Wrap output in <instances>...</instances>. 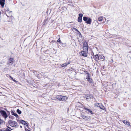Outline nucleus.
Here are the masks:
<instances>
[{"label":"nucleus","mask_w":131,"mask_h":131,"mask_svg":"<svg viewBox=\"0 0 131 131\" xmlns=\"http://www.w3.org/2000/svg\"><path fill=\"white\" fill-rule=\"evenodd\" d=\"M0 113L1 115L5 119H6L8 117V116L6 112L4 110H1Z\"/></svg>","instance_id":"3"},{"label":"nucleus","mask_w":131,"mask_h":131,"mask_svg":"<svg viewBox=\"0 0 131 131\" xmlns=\"http://www.w3.org/2000/svg\"><path fill=\"white\" fill-rule=\"evenodd\" d=\"M70 62L68 63H66L63 64H62L61 65V66L62 67H66L67 65L70 64Z\"/></svg>","instance_id":"14"},{"label":"nucleus","mask_w":131,"mask_h":131,"mask_svg":"<svg viewBox=\"0 0 131 131\" xmlns=\"http://www.w3.org/2000/svg\"><path fill=\"white\" fill-rule=\"evenodd\" d=\"M1 12H0V15H1Z\"/></svg>","instance_id":"36"},{"label":"nucleus","mask_w":131,"mask_h":131,"mask_svg":"<svg viewBox=\"0 0 131 131\" xmlns=\"http://www.w3.org/2000/svg\"><path fill=\"white\" fill-rule=\"evenodd\" d=\"M95 106L99 107L100 108L104 110V107L100 103H96L95 104Z\"/></svg>","instance_id":"5"},{"label":"nucleus","mask_w":131,"mask_h":131,"mask_svg":"<svg viewBox=\"0 0 131 131\" xmlns=\"http://www.w3.org/2000/svg\"><path fill=\"white\" fill-rule=\"evenodd\" d=\"M12 114L16 116V117H18V115L16 113H13Z\"/></svg>","instance_id":"24"},{"label":"nucleus","mask_w":131,"mask_h":131,"mask_svg":"<svg viewBox=\"0 0 131 131\" xmlns=\"http://www.w3.org/2000/svg\"><path fill=\"white\" fill-rule=\"evenodd\" d=\"M0 131H2V130H0Z\"/></svg>","instance_id":"38"},{"label":"nucleus","mask_w":131,"mask_h":131,"mask_svg":"<svg viewBox=\"0 0 131 131\" xmlns=\"http://www.w3.org/2000/svg\"><path fill=\"white\" fill-rule=\"evenodd\" d=\"M20 127L21 128H22V126H20Z\"/></svg>","instance_id":"35"},{"label":"nucleus","mask_w":131,"mask_h":131,"mask_svg":"<svg viewBox=\"0 0 131 131\" xmlns=\"http://www.w3.org/2000/svg\"><path fill=\"white\" fill-rule=\"evenodd\" d=\"M9 124L12 127H16L17 126L18 124L16 122L14 121L9 120L8 122Z\"/></svg>","instance_id":"1"},{"label":"nucleus","mask_w":131,"mask_h":131,"mask_svg":"<svg viewBox=\"0 0 131 131\" xmlns=\"http://www.w3.org/2000/svg\"><path fill=\"white\" fill-rule=\"evenodd\" d=\"M96 58V60H98L99 59V57L97 55H96L95 56Z\"/></svg>","instance_id":"26"},{"label":"nucleus","mask_w":131,"mask_h":131,"mask_svg":"<svg viewBox=\"0 0 131 131\" xmlns=\"http://www.w3.org/2000/svg\"><path fill=\"white\" fill-rule=\"evenodd\" d=\"M8 128H9L10 129H11V128H10V127H8Z\"/></svg>","instance_id":"33"},{"label":"nucleus","mask_w":131,"mask_h":131,"mask_svg":"<svg viewBox=\"0 0 131 131\" xmlns=\"http://www.w3.org/2000/svg\"><path fill=\"white\" fill-rule=\"evenodd\" d=\"M103 20V17L100 16L98 18V20L99 21H102Z\"/></svg>","instance_id":"15"},{"label":"nucleus","mask_w":131,"mask_h":131,"mask_svg":"<svg viewBox=\"0 0 131 131\" xmlns=\"http://www.w3.org/2000/svg\"><path fill=\"white\" fill-rule=\"evenodd\" d=\"M3 121L1 119H0V125L3 124Z\"/></svg>","instance_id":"22"},{"label":"nucleus","mask_w":131,"mask_h":131,"mask_svg":"<svg viewBox=\"0 0 131 131\" xmlns=\"http://www.w3.org/2000/svg\"><path fill=\"white\" fill-rule=\"evenodd\" d=\"M85 109L86 111H88L90 113L92 114H93L92 112L90 110V109L85 108Z\"/></svg>","instance_id":"17"},{"label":"nucleus","mask_w":131,"mask_h":131,"mask_svg":"<svg viewBox=\"0 0 131 131\" xmlns=\"http://www.w3.org/2000/svg\"><path fill=\"white\" fill-rule=\"evenodd\" d=\"M86 79H87V81L90 83H92L93 82L92 79L90 78V77L89 78H86Z\"/></svg>","instance_id":"13"},{"label":"nucleus","mask_w":131,"mask_h":131,"mask_svg":"<svg viewBox=\"0 0 131 131\" xmlns=\"http://www.w3.org/2000/svg\"><path fill=\"white\" fill-rule=\"evenodd\" d=\"M24 125H25L27 126H28V124L26 122L24 124Z\"/></svg>","instance_id":"29"},{"label":"nucleus","mask_w":131,"mask_h":131,"mask_svg":"<svg viewBox=\"0 0 131 131\" xmlns=\"http://www.w3.org/2000/svg\"><path fill=\"white\" fill-rule=\"evenodd\" d=\"M17 112L19 114H20L21 113V111L19 110L18 109L17 110Z\"/></svg>","instance_id":"21"},{"label":"nucleus","mask_w":131,"mask_h":131,"mask_svg":"<svg viewBox=\"0 0 131 131\" xmlns=\"http://www.w3.org/2000/svg\"><path fill=\"white\" fill-rule=\"evenodd\" d=\"M78 21L79 22H81L82 21V18L78 17Z\"/></svg>","instance_id":"19"},{"label":"nucleus","mask_w":131,"mask_h":131,"mask_svg":"<svg viewBox=\"0 0 131 131\" xmlns=\"http://www.w3.org/2000/svg\"><path fill=\"white\" fill-rule=\"evenodd\" d=\"M92 21V19L90 18H88L87 20L85 21V23L88 24H90Z\"/></svg>","instance_id":"11"},{"label":"nucleus","mask_w":131,"mask_h":131,"mask_svg":"<svg viewBox=\"0 0 131 131\" xmlns=\"http://www.w3.org/2000/svg\"><path fill=\"white\" fill-rule=\"evenodd\" d=\"M14 59L13 58H11L10 59L8 63V64L9 65H12L13 64L14 61Z\"/></svg>","instance_id":"6"},{"label":"nucleus","mask_w":131,"mask_h":131,"mask_svg":"<svg viewBox=\"0 0 131 131\" xmlns=\"http://www.w3.org/2000/svg\"><path fill=\"white\" fill-rule=\"evenodd\" d=\"M5 131H11V130L8 128H6Z\"/></svg>","instance_id":"28"},{"label":"nucleus","mask_w":131,"mask_h":131,"mask_svg":"<svg viewBox=\"0 0 131 131\" xmlns=\"http://www.w3.org/2000/svg\"><path fill=\"white\" fill-rule=\"evenodd\" d=\"M83 16V14H79V17H80L82 18Z\"/></svg>","instance_id":"25"},{"label":"nucleus","mask_w":131,"mask_h":131,"mask_svg":"<svg viewBox=\"0 0 131 131\" xmlns=\"http://www.w3.org/2000/svg\"><path fill=\"white\" fill-rule=\"evenodd\" d=\"M74 29L75 30V31H78L77 29H76V28H74Z\"/></svg>","instance_id":"30"},{"label":"nucleus","mask_w":131,"mask_h":131,"mask_svg":"<svg viewBox=\"0 0 131 131\" xmlns=\"http://www.w3.org/2000/svg\"><path fill=\"white\" fill-rule=\"evenodd\" d=\"M123 123L126 125L128 126H129L130 125V123L129 122L127 121L124 120L123 121Z\"/></svg>","instance_id":"12"},{"label":"nucleus","mask_w":131,"mask_h":131,"mask_svg":"<svg viewBox=\"0 0 131 131\" xmlns=\"http://www.w3.org/2000/svg\"><path fill=\"white\" fill-rule=\"evenodd\" d=\"M67 97L62 95L61 101H66L67 100Z\"/></svg>","instance_id":"8"},{"label":"nucleus","mask_w":131,"mask_h":131,"mask_svg":"<svg viewBox=\"0 0 131 131\" xmlns=\"http://www.w3.org/2000/svg\"><path fill=\"white\" fill-rule=\"evenodd\" d=\"M13 81H14V82H16V80H14V79L13 80Z\"/></svg>","instance_id":"31"},{"label":"nucleus","mask_w":131,"mask_h":131,"mask_svg":"<svg viewBox=\"0 0 131 131\" xmlns=\"http://www.w3.org/2000/svg\"><path fill=\"white\" fill-rule=\"evenodd\" d=\"M5 0H0V4L3 8L5 4Z\"/></svg>","instance_id":"7"},{"label":"nucleus","mask_w":131,"mask_h":131,"mask_svg":"<svg viewBox=\"0 0 131 131\" xmlns=\"http://www.w3.org/2000/svg\"><path fill=\"white\" fill-rule=\"evenodd\" d=\"M88 44L87 42H85L83 44V50L86 51H88Z\"/></svg>","instance_id":"2"},{"label":"nucleus","mask_w":131,"mask_h":131,"mask_svg":"<svg viewBox=\"0 0 131 131\" xmlns=\"http://www.w3.org/2000/svg\"><path fill=\"white\" fill-rule=\"evenodd\" d=\"M20 122L22 123L24 125L25 123L26 122L25 121L23 120H21L20 121Z\"/></svg>","instance_id":"23"},{"label":"nucleus","mask_w":131,"mask_h":131,"mask_svg":"<svg viewBox=\"0 0 131 131\" xmlns=\"http://www.w3.org/2000/svg\"><path fill=\"white\" fill-rule=\"evenodd\" d=\"M88 51H86L84 50L81 52L80 53V54L84 57H86L87 56V53Z\"/></svg>","instance_id":"4"},{"label":"nucleus","mask_w":131,"mask_h":131,"mask_svg":"<svg viewBox=\"0 0 131 131\" xmlns=\"http://www.w3.org/2000/svg\"><path fill=\"white\" fill-rule=\"evenodd\" d=\"M88 18H87V17H83V19L85 21H86L88 20Z\"/></svg>","instance_id":"18"},{"label":"nucleus","mask_w":131,"mask_h":131,"mask_svg":"<svg viewBox=\"0 0 131 131\" xmlns=\"http://www.w3.org/2000/svg\"><path fill=\"white\" fill-rule=\"evenodd\" d=\"M103 57L104 58V57Z\"/></svg>","instance_id":"39"},{"label":"nucleus","mask_w":131,"mask_h":131,"mask_svg":"<svg viewBox=\"0 0 131 131\" xmlns=\"http://www.w3.org/2000/svg\"><path fill=\"white\" fill-rule=\"evenodd\" d=\"M11 79H12V80H14V79H13V78H11Z\"/></svg>","instance_id":"34"},{"label":"nucleus","mask_w":131,"mask_h":131,"mask_svg":"<svg viewBox=\"0 0 131 131\" xmlns=\"http://www.w3.org/2000/svg\"><path fill=\"white\" fill-rule=\"evenodd\" d=\"M61 96L62 95H57L56 96V98L57 99H58L59 101H61Z\"/></svg>","instance_id":"16"},{"label":"nucleus","mask_w":131,"mask_h":131,"mask_svg":"<svg viewBox=\"0 0 131 131\" xmlns=\"http://www.w3.org/2000/svg\"><path fill=\"white\" fill-rule=\"evenodd\" d=\"M12 11L9 12V16L7 15H6L8 17H10V16H12Z\"/></svg>","instance_id":"20"},{"label":"nucleus","mask_w":131,"mask_h":131,"mask_svg":"<svg viewBox=\"0 0 131 131\" xmlns=\"http://www.w3.org/2000/svg\"><path fill=\"white\" fill-rule=\"evenodd\" d=\"M85 75L86 76V78H89L90 77V74L88 73V72L86 71H84Z\"/></svg>","instance_id":"9"},{"label":"nucleus","mask_w":131,"mask_h":131,"mask_svg":"<svg viewBox=\"0 0 131 131\" xmlns=\"http://www.w3.org/2000/svg\"><path fill=\"white\" fill-rule=\"evenodd\" d=\"M85 97L86 98V100H88L89 99L91 98L92 97V96L91 95L87 94Z\"/></svg>","instance_id":"10"},{"label":"nucleus","mask_w":131,"mask_h":131,"mask_svg":"<svg viewBox=\"0 0 131 131\" xmlns=\"http://www.w3.org/2000/svg\"><path fill=\"white\" fill-rule=\"evenodd\" d=\"M9 77L11 79L12 78V77L10 75L9 76Z\"/></svg>","instance_id":"32"},{"label":"nucleus","mask_w":131,"mask_h":131,"mask_svg":"<svg viewBox=\"0 0 131 131\" xmlns=\"http://www.w3.org/2000/svg\"><path fill=\"white\" fill-rule=\"evenodd\" d=\"M112 62H113V59H112Z\"/></svg>","instance_id":"37"},{"label":"nucleus","mask_w":131,"mask_h":131,"mask_svg":"<svg viewBox=\"0 0 131 131\" xmlns=\"http://www.w3.org/2000/svg\"><path fill=\"white\" fill-rule=\"evenodd\" d=\"M57 42H59L60 43H61V41L60 38H59L57 40Z\"/></svg>","instance_id":"27"}]
</instances>
